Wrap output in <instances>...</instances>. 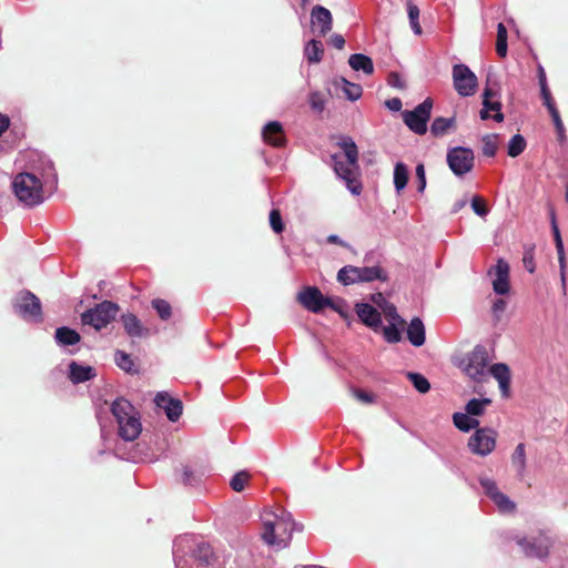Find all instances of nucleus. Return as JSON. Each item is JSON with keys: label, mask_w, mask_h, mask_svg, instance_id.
<instances>
[{"label": "nucleus", "mask_w": 568, "mask_h": 568, "mask_svg": "<svg viewBox=\"0 0 568 568\" xmlns=\"http://www.w3.org/2000/svg\"><path fill=\"white\" fill-rule=\"evenodd\" d=\"M335 173L346 183L347 189L355 195L361 194L362 183L358 179V163L351 165V162L341 160L336 154L332 155Z\"/></svg>", "instance_id": "13"}, {"label": "nucleus", "mask_w": 568, "mask_h": 568, "mask_svg": "<svg viewBox=\"0 0 568 568\" xmlns=\"http://www.w3.org/2000/svg\"><path fill=\"white\" fill-rule=\"evenodd\" d=\"M453 422L456 428L465 433L471 429H477L479 426V420L467 414V412L455 413L453 415Z\"/></svg>", "instance_id": "29"}, {"label": "nucleus", "mask_w": 568, "mask_h": 568, "mask_svg": "<svg viewBox=\"0 0 568 568\" xmlns=\"http://www.w3.org/2000/svg\"><path fill=\"white\" fill-rule=\"evenodd\" d=\"M479 483L485 490V494L493 500L498 496L501 491H499L497 484L495 480L490 478L483 477L479 479Z\"/></svg>", "instance_id": "49"}, {"label": "nucleus", "mask_w": 568, "mask_h": 568, "mask_svg": "<svg viewBox=\"0 0 568 568\" xmlns=\"http://www.w3.org/2000/svg\"><path fill=\"white\" fill-rule=\"evenodd\" d=\"M517 545L523 549L526 557L546 559L552 546L551 539L545 534L535 537H518Z\"/></svg>", "instance_id": "10"}, {"label": "nucleus", "mask_w": 568, "mask_h": 568, "mask_svg": "<svg viewBox=\"0 0 568 568\" xmlns=\"http://www.w3.org/2000/svg\"><path fill=\"white\" fill-rule=\"evenodd\" d=\"M496 51L501 58H505L507 54V29L501 22L497 26Z\"/></svg>", "instance_id": "39"}, {"label": "nucleus", "mask_w": 568, "mask_h": 568, "mask_svg": "<svg viewBox=\"0 0 568 568\" xmlns=\"http://www.w3.org/2000/svg\"><path fill=\"white\" fill-rule=\"evenodd\" d=\"M54 337L57 343L63 346L74 345L80 342V334L67 326L57 328Z\"/></svg>", "instance_id": "30"}, {"label": "nucleus", "mask_w": 568, "mask_h": 568, "mask_svg": "<svg viewBox=\"0 0 568 568\" xmlns=\"http://www.w3.org/2000/svg\"><path fill=\"white\" fill-rule=\"evenodd\" d=\"M338 145L344 151L345 158L351 162V165H356V163H358V149L354 140L349 136H344L341 139Z\"/></svg>", "instance_id": "31"}, {"label": "nucleus", "mask_w": 568, "mask_h": 568, "mask_svg": "<svg viewBox=\"0 0 568 568\" xmlns=\"http://www.w3.org/2000/svg\"><path fill=\"white\" fill-rule=\"evenodd\" d=\"M526 148V140L520 134H515L508 143V155L516 158L524 152Z\"/></svg>", "instance_id": "40"}, {"label": "nucleus", "mask_w": 568, "mask_h": 568, "mask_svg": "<svg viewBox=\"0 0 568 568\" xmlns=\"http://www.w3.org/2000/svg\"><path fill=\"white\" fill-rule=\"evenodd\" d=\"M42 163H43V168H42L43 174H42V176H44L45 173L49 174V173L53 172V170H54L53 169V163L49 159H43Z\"/></svg>", "instance_id": "64"}, {"label": "nucleus", "mask_w": 568, "mask_h": 568, "mask_svg": "<svg viewBox=\"0 0 568 568\" xmlns=\"http://www.w3.org/2000/svg\"><path fill=\"white\" fill-rule=\"evenodd\" d=\"M294 526L291 514L277 516L266 513L263 516L262 538L268 546L285 548L291 541Z\"/></svg>", "instance_id": "1"}, {"label": "nucleus", "mask_w": 568, "mask_h": 568, "mask_svg": "<svg viewBox=\"0 0 568 568\" xmlns=\"http://www.w3.org/2000/svg\"><path fill=\"white\" fill-rule=\"evenodd\" d=\"M491 362L489 352L484 345H476L462 365L463 372L474 382L481 383L487 376V367Z\"/></svg>", "instance_id": "6"}, {"label": "nucleus", "mask_w": 568, "mask_h": 568, "mask_svg": "<svg viewBox=\"0 0 568 568\" xmlns=\"http://www.w3.org/2000/svg\"><path fill=\"white\" fill-rule=\"evenodd\" d=\"M513 465L516 467L518 475L523 476L526 470V450L523 443L518 444L511 455Z\"/></svg>", "instance_id": "36"}, {"label": "nucleus", "mask_w": 568, "mask_h": 568, "mask_svg": "<svg viewBox=\"0 0 568 568\" xmlns=\"http://www.w3.org/2000/svg\"><path fill=\"white\" fill-rule=\"evenodd\" d=\"M12 190L19 202L32 207L44 201L43 183L41 179L32 172H22L14 176Z\"/></svg>", "instance_id": "3"}, {"label": "nucleus", "mask_w": 568, "mask_h": 568, "mask_svg": "<svg viewBox=\"0 0 568 568\" xmlns=\"http://www.w3.org/2000/svg\"><path fill=\"white\" fill-rule=\"evenodd\" d=\"M111 412L118 423L119 436L126 442L136 439L142 432V424L134 406L121 397L112 403Z\"/></svg>", "instance_id": "2"}, {"label": "nucleus", "mask_w": 568, "mask_h": 568, "mask_svg": "<svg viewBox=\"0 0 568 568\" xmlns=\"http://www.w3.org/2000/svg\"><path fill=\"white\" fill-rule=\"evenodd\" d=\"M497 152V135H486L483 139V154L489 158L496 155Z\"/></svg>", "instance_id": "48"}, {"label": "nucleus", "mask_w": 568, "mask_h": 568, "mask_svg": "<svg viewBox=\"0 0 568 568\" xmlns=\"http://www.w3.org/2000/svg\"><path fill=\"white\" fill-rule=\"evenodd\" d=\"M384 313L389 317L390 322L403 324L404 320L398 315L396 307L393 304H387L384 308Z\"/></svg>", "instance_id": "56"}, {"label": "nucleus", "mask_w": 568, "mask_h": 568, "mask_svg": "<svg viewBox=\"0 0 568 568\" xmlns=\"http://www.w3.org/2000/svg\"><path fill=\"white\" fill-rule=\"evenodd\" d=\"M397 325H399L396 322H390L389 325L385 326L383 328L384 337L389 343H397L400 341V331L398 329Z\"/></svg>", "instance_id": "47"}, {"label": "nucleus", "mask_w": 568, "mask_h": 568, "mask_svg": "<svg viewBox=\"0 0 568 568\" xmlns=\"http://www.w3.org/2000/svg\"><path fill=\"white\" fill-rule=\"evenodd\" d=\"M407 377L419 393L425 394L430 389V384L424 375L419 373H408Z\"/></svg>", "instance_id": "42"}, {"label": "nucleus", "mask_w": 568, "mask_h": 568, "mask_svg": "<svg viewBox=\"0 0 568 568\" xmlns=\"http://www.w3.org/2000/svg\"><path fill=\"white\" fill-rule=\"evenodd\" d=\"M351 392L359 402H363L365 404H373L375 402V395L364 389L352 386Z\"/></svg>", "instance_id": "52"}, {"label": "nucleus", "mask_w": 568, "mask_h": 568, "mask_svg": "<svg viewBox=\"0 0 568 568\" xmlns=\"http://www.w3.org/2000/svg\"><path fill=\"white\" fill-rule=\"evenodd\" d=\"M328 304H325V307H329L336 312H338L339 314H343V310L344 307L346 306V303L344 300L342 298H337V300H332L328 297Z\"/></svg>", "instance_id": "58"}, {"label": "nucleus", "mask_w": 568, "mask_h": 568, "mask_svg": "<svg viewBox=\"0 0 568 568\" xmlns=\"http://www.w3.org/2000/svg\"><path fill=\"white\" fill-rule=\"evenodd\" d=\"M263 138L266 143L280 148L285 143L283 126L277 121H272L264 126Z\"/></svg>", "instance_id": "23"}, {"label": "nucleus", "mask_w": 568, "mask_h": 568, "mask_svg": "<svg viewBox=\"0 0 568 568\" xmlns=\"http://www.w3.org/2000/svg\"><path fill=\"white\" fill-rule=\"evenodd\" d=\"M497 432L490 427L477 428L468 439L469 450L478 456L485 457L493 453L496 447Z\"/></svg>", "instance_id": "9"}, {"label": "nucleus", "mask_w": 568, "mask_h": 568, "mask_svg": "<svg viewBox=\"0 0 568 568\" xmlns=\"http://www.w3.org/2000/svg\"><path fill=\"white\" fill-rule=\"evenodd\" d=\"M203 477V474L194 471L190 466L182 467V484L185 486L197 485Z\"/></svg>", "instance_id": "43"}, {"label": "nucleus", "mask_w": 568, "mask_h": 568, "mask_svg": "<svg viewBox=\"0 0 568 568\" xmlns=\"http://www.w3.org/2000/svg\"><path fill=\"white\" fill-rule=\"evenodd\" d=\"M387 83L393 87L400 90L406 89V82L403 79V77L397 72H390L387 78Z\"/></svg>", "instance_id": "55"}, {"label": "nucleus", "mask_w": 568, "mask_h": 568, "mask_svg": "<svg viewBox=\"0 0 568 568\" xmlns=\"http://www.w3.org/2000/svg\"><path fill=\"white\" fill-rule=\"evenodd\" d=\"M324 47L320 40L312 39L304 47V57L308 63H318L322 61Z\"/></svg>", "instance_id": "27"}, {"label": "nucleus", "mask_w": 568, "mask_h": 568, "mask_svg": "<svg viewBox=\"0 0 568 568\" xmlns=\"http://www.w3.org/2000/svg\"><path fill=\"white\" fill-rule=\"evenodd\" d=\"M311 108L316 112H322L325 108V102L320 92H312L310 94Z\"/></svg>", "instance_id": "54"}, {"label": "nucleus", "mask_w": 568, "mask_h": 568, "mask_svg": "<svg viewBox=\"0 0 568 568\" xmlns=\"http://www.w3.org/2000/svg\"><path fill=\"white\" fill-rule=\"evenodd\" d=\"M190 542V537H180L174 542L175 554V568H216V557L209 544L201 542L196 546L191 555L192 564L178 556L180 551H184V545Z\"/></svg>", "instance_id": "4"}, {"label": "nucleus", "mask_w": 568, "mask_h": 568, "mask_svg": "<svg viewBox=\"0 0 568 568\" xmlns=\"http://www.w3.org/2000/svg\"><path fill=\"white\" fill-rule=\"evenodd\" d=\"M14 311L26 321L38 323L42 320L41 302L29 291H24L18 296Z\"/></svg>", "instance_id": "12"}, {"label": "nucleus", "mask_w": 568, "mask_h": 568, "mask_svg": "<svg viewBox=\"0 0 568 568\" xmlns=\"http://www.w3.org/2000/svg\"><path fill=\"white\" fill-rule=\"evenodd\" d=\"M385 105L390 111L398 112V111H400V109L403 106V103H402V100L399 98H393V99L387 100L385 102Z\"/></svg>", "instance_id": "62"}, {"label": "nucleus", "mask_w": 568, "mask_h": 568, "mask_svg": "<svg viewBox=\"0 0 568 568\" xmlns=\"http://www.w3.org/2000/svg\"><path fill=\"white\" fill-rule=\"evenodd\" d=\"M495 93L490 88H485L483 93V109L480 110V119L487 120L490 118L489 112L494 111L495 114L493 115V119L496 122H501L504 120V114L501 113V103L499 101H491V97Z\"/></svg>", "instance_id": "21"}, {"label": "nucleus", "mask_w": 568, "mask_h": 568, "mask_svg": "<svg viewBox=\"0 0 568 568\" xmlns=\"http://www.w3.org/2000/svg\"><path fill=\"white\" fill-rule=\"evenodd\" d=\"M490 404L489 398H473L466 404L465 412L475 418V416H481Z\"/></svg>", "instance_id": "34"}, {"label": "nucleus", "mask_w": 568, "mask_h": 568, "mask_svg": "<svg viewBox=\"0 0 568 568\" xmlns=\"http://www.w3.org/2000/svg\"><path fill=\"white\" fill-rule=\"evenodd\" d=\"M407 12L409 18L410 27L415 34H422V27L419 24V9L416 4H414L410 0L406 1Z\"/></svg>", "instance_id": "38"}, {"label": "nucleus", "mask_w": 568, "mask_h": 568, "mask_svg": "<svg viewBox=\"0 0 568 568\" xmlns=\"http://www.w3.org/2000/svg\"><path fill=\"white\" fill-rule=\"evenodd\" d=\"M433 101L428 98L412 111L403 112L405 124L416 134L423 135L427 132V122L430 118Z\"/></svg>", "instance_id": "8"}, {"label": "nucleus", "mask_w": 568, "mask_h": 568, "mask_svg": "<svg viewBox=\"0 0 568 568\" xmlns=\"http://www.w3.org/2000/svg\"><path fill=\"white\" fill-rule=\"evenodd\" d=\"M298 302L308 311L320 313L325 304H328V297H325L316 286H307L297 295Z\"/></svg>", "instance_id": "16"}, {"label": "nucleus", "mask_w": 568, "mask_h": 568, "mask_svg": "<svg viewBox=\"0 0 568 568\" xmlns=\"http://www.w3.org/2000/svg\"><path fill=\"white\" fill-rule=\"evenodd\" d=\"M355 311L359 320L367 326L373 329H378L382 326V316L381 313L368 303H357L355 305Z\"/></svg>", "instance_id": "20"}, {"label": "nucleus", "mask_w": 568, "mask_h": 568, "mask_svg": "<svg viewBox=\"0 0 568 568\" xmlns=\"http://www.w3.org/2000/svg\"><path fill=\"white\" fill-rule=\"evenodd\" d=\"M349 67L355 71H363L369 75L374 72V64L368 55L362 53H354L348 59Z\"/></svg>", "instance_id": "26"}, {"label": "nucleus", "mask_w": 568, "mask_h": 568, "mask_svg": "<svg viewBox=\"0 0 568 568\" xmlns=\"http://www.w3.org/2000/svg\"><path fill=\"white\" fill-rule=\"evenodd\" d=\"M408 181V169L407 166L398 162L394 168V185L397 193L402 192Z\"/></svg>", "instance_id": "33"}, {"label": "nucleus", "mask_w": 568, "mask_h": 568, "mask_svg": "<svg viewBox=\"0 0 568 568\" xmlns=\"http://www.w3.org/2000/svg\"><path fill=\"white\" fill-rule=\"evenodd\" d=\"M493 501L496 504V506L499 508L503 513H511L515 510L516 505L514 501H511L506 495L500 493L498 496H496Z\"/></svg>", "instance_id": "50"}, {"label": "nucleus", "mask_w": 568, "mask_h": 568, "mask_svg": "<svg viewBox=\"0 0 568 568\" xmlns=\"http://www.w3.org/2000/svg\"><path fill=\"white\" fill-rule=\"evenodd\" d=\"M552 233H554V239H555V244H556L557 253H562L565 251L564 250V243H562V240H561V236H560V231H559L558 224L555 223V222H554Z\"/></svg>", "instance_id": "59"}, {"label": "nucleus", "mask_w": 568, "mask_h": 568, "mask_svg": "<svg viewBox=\"0 0 568 568\" xmlns=\"http://www.w3.org/2000/svg\"><path fill=\"white\" fill-rule=\"evenodd\" d=\"M334 84L335 87L341 88L345 97L351 101H356L362 97V87L357 83H352L347 81L345 78L335 79Z\"/></svg>", "instance_id": "28"}, {"label": "nucleus", "mask_w": 568, "mask_h": 568, "mask_svg": "<svg viewBox=\"0 0 568 568\" xmlns=\"http://www.w3.org/2000/svg\"><path fill=\"white\" fill-rule=\"evenodd\" d=\"M538 80H539L540 93H541V98L544 100V104L546 105V108H549V106L554 105L555 102H554V99L551 97L550 90L547 84V78H546L545 70L541 65L538 67Z\"/></svg>", "instance_id": "37"}, {"label": "nucleus", "mask_w": 568, "mask_h": 568, "mask_svg": "<svg viewBox=\"0 0 568 568\" xmlns=\"http://www.w3.org/2000/svg\"><path fill=\"white\" fill-rule=\"evenodd\" d=\"M416 176L418 180V191L423 192L426 187L425 168L423 164L416 166Z\"/></svg>", "instance_id": "57"}, {"label": "nucleus", "mask_w": 568, "mask_h": 568, "mask_svg": "<svg viewBox=\"0 0 568 568\" xmlns=\"http://www.w3.org/2000/svg\"><path fill=\"white\" fill-rule=\"evenodd\" d=\"M487 373H489L494 378L497 379L503 395L505 397H508L511 381L510 369L508 365L504 363L494 364L490 366Z\"/></svg>", "instance_id": "22"}, {"label": "nucleus", "mask_w": 568, "mask_h": 568, "mask_svg": "<svg viewBox=\"0 0 568 568\" xmlns=\"http://www.w3.org/2000/svg\"><path fill=\"white\" fill-rule=\"evenodd\" d=\"M329 43L338 49V50H342L345 45V39L342 34H338V33H334L329 38Z\"/></svg>", "instance_id": "61"}, {"label": "nucleus", "mask_w": 568, "mask_h": 568, "mask_svg": "<svg viewBox=\"0 0 568 568\" xmlns=\"http://www.w3.org/2000/svg\"><path fill=\"white\" fill-rule=\"evenodd\" d=\"M453 83L460 97L474 95L478 85L476 74L463 63L453 67Z\"/></svg>", "instance_id": "11"}, {"label": "nucleus", "mask_w": 568, "mask_h": 568, "mask_svg": "<svg viewBox=\"0 0 568 568\" xmlns=\"http://www.w3.org/2000/svg\"><path fill=\"white\" fill-rule=\"evenodd\" d=\"M114 359L116 365L123 369L124 372L129 374H138L139 369L135 367V364L131 356L123 352V351H116L114 354Z\"/></svg>", "instance_id": "35"}, {"label": "nucleus", "mask_w": 568, "mask_h": 568, "mask_svg": "<svg viewBox=\"0 0 568 568\" xmlns=\"http://www.w3.org/2000/svg\"><path fill=\"white\" fill-rule=\"evenodd\" d=\"M455 124V118H436L432 125H430V132L434 136H443L447 133V131L453 128Z\"/></svg>", "instance_id": "32"}, {"label": "nucleus", "mask_w": 568, "mask_h": 568, "mask_svg": "<svg viewBox=\"0 0 568 568\" xmlns=\"http://www.w3.org/2000/svg\"><path fill=\"white\" fill-rule=\"evenodd\" d=\"M69 376L74 384L90 381L95 376L94 369L91 366H83L75 362L69 365Z\"/></svg>", "instance_id": "25"}, {"label": "nucleus", "mask_w": 568, "mask_h": 568, "mask_svg": "<svg viewBox=\"0 0 568 568\" xmlns=\"http://www.w3.org/2000/svg\"><path fill=\"white\" fill-rule=\"evenodd\" d=\"M523 264H524V267L529 273H534L535 272V270H536V264H535V244H526L524 246Z\"/></svg>", "instance_id": "44"}, {"label": "nucleus", "mask_w": 568, "mask_h": 568, "mask_svg": "<svg viewBox=\"0 0 568 568\" xmlns=\"http://www.w3.org/2000/svg\"><path fill=\"white\" fill-rule=\"evenodd\" d=\"M10 120L7 115L0 114V135L9 128Z\"/></svg>", "instance_id": "63"}, {"label": "nucleus", "mask_w": 568, "mask_h": 568, "mask_svg": "<svg viewBox=\"0 0 568 568\" xmlns=\"http://www.w3.org/2000/svg\"><path fill=\"white\" fill-rule=\"evenodd\" d=\"M471 209L481 217H485L488 214V209L486 207L484 200L478 195H475L471 199Z\"/></svg>", "instance_id": "53"}, {"label": "nucleus", "mask_w": 568, "mask_h": 568, "mask_svg": "<svg viewBox=\"0 0 568 568\" xmlns=\"http://www.w3.org/2000/svg\"><path fill=\"white\" fill-rule=\"evenodd\" d=\"M376 280L382 282L388 280L387 272L379 265L363 267L345 265L337 273V281L344 286L357 283H369Z\"/></svg>", "instance_id": "5"}, {"label": "nucleus", "mask_w": 568, "mask_h": 568, "mask_svg": "<svg viewBox=\"0 0 568 568\" xmlns=\"http://www.w3.org/2000/svg\"><path fill=\"white\" fill-rule=\"evenodd\" d=\"M250 479V474L245 470H242V471H239L236 473L231 481H230V485L232 487L233 490L240 493L244 489L246 483Z\"/></svg>", "instance_id": "46"}, {"label": "nucleus", "mask_w": 568, "mask_h": 568, "mask_svg": "<svg viewBox=\"0 0 568 568\" xmlns=\"http://www.w3.org/2000/svg\"><path fill=\"white\" fill-rule=\"evenodd\" d=\"M154 403L165 412L166 417L171 422H176L180 418L183 408L180 399L171 397L165 392H160L156 394Z\"/></svg>", "instance_id": "17"}, {"label": "nucleus", "mask_w": 568, "mask_h": 568, "mask_svg": "<svg viewBox=\"0 0 568 568\" xmlns=\"http://www.w3.org/2000/svg\"><path fill=\"white\" fill-rule=\"evenodd\" d=\"M124 332L131 338H142L150 335V329L133 313H124L120 317Z\"/></svg>", "instance_id": "18"}, {"label": "nucleus", "mask_w": 568, "mask_h": 568, "mask_svg": "<svg viewBox=\"0 0 568 568\" xmlns=\"http://www.w3.org/2000/svg\"><path fill=\"white\" fill-rule=\"evenodd\" d=\"M474 159V152L468 148L456 146L447 153V163L457 176H463L471 171Z\"/></svg>", "instance_id": "14"}, {"label": "nucleus", "mask_w": 568, "mask_h": 568, "mask_svg": "<svg viewBox=\"0 0 568 568\" xmlns=\"http://www.w3.org/2000/svg\"><path fill=\"white\" fill-rule=\"evenodd\" d=\"M312 31L318 37H325L333 28V17L328 9L316 4L311 11Z\"/></svg>", "instance_id": "15"}, {"label": "nucleus", "mask_w": 568, "mask_h": 568, "mask_svg": "<svg viewBox=\"0 0 568 568\" xmlns=\"http://www.w3.org/2000/svg\"><path fill=\"white\" fill-rule=\"evenodd\" d=\"M494 270V292L498 295H505L509 292V264L504 258H498Z\"/></svg>", "instance_id": "19"}, {"label": "nucleus", "mask_w": 568, "mask_h": 568, "mask_svg": "<svg viewBox=\"0 0 568 568\" xmlns=\"http://www.w3.org/2000/svg\"><path fill=\"white\" fill-rule=\"evenodd\" d=\"M270 225L276 234H280L284 231V224L278 210L274 209L270 212Z\"/></svg>", "instance_id": "51"}, {"label": "nucleus", "mask_w": 568, "mask_h": 568, "mask_svg": "<svg viewBox=\"0 0 568 568\" xmlns=\"http://www.w3.org/2000/svg\"><path fill=\"white\" fill-rule=\"evenodd\" d=\"M120 307L111 301H103L94 307L87 310L81 314L83 325L92 326L100 331L106 327L118 315Z\"/></svg>", "instance_id": "7"}, {"label": "nucleus", "mask_w": 568, "mask_h": 568, "mask_svg": "<svg viewBox=\"0 0 568 568\" xmlns=\"http://www.w3.org/2000/svg\"><path fill=\"white\" fill-rule=\"evenodd\" d=\"M151 304L162 321H168L172 316V307L165 300L154 298Z\"/></svg>", "instance_id": "41"}, {"label": "nucleus", "mask_w": 568, "mask_h": 568, "mask_svg": "<svg viewBox=\"0 0 568 568\" xmlns=\"http://www.w3.org/2000/svg\"><path fill=\"white\" fill-rule=\"evenodd\" d=\"M506 301L503 298H498L494 302L491 311L494 315L497 317V320H499L500 314L504 313V311L506 310Z\"/></svg>", "instance_id": "60"}, {"label": "nucleus", "mask_w": 568, "mask_h": 568, "mask_svg": "<svg viewBox=\"0 0 568 568\" xmlns=\"http://www.w3.org/2000/svg\"><path fill=\"white\" fill-rule=\"evenodd\" d=\"M407 338L412 345L419 347L425 343V326L419 317H414L408 324Z\"/></svg>", "instance_id": "24"}, {"label": "nucleus", "mask_w": 568, "mask_h": 568, "mask_svg": "<svg viewBox=\"0 0 568 568\" xmlns=\"http://www.w3.org/2000/svg\"><path fill=\"white\" fill-rule=\"evenodd\" d=\"M550 115H551V119H552V122L555 124V128H556V131L558 133V138L560 141H564L566 139V134H565V126H564V123L560 119V115H559V112L556 108V104L547 108Z\"/></svg>", "instance_id": "45"}]
</instances>
